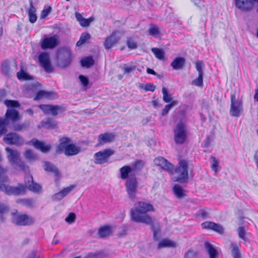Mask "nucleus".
<instances>
[{
  "label": "nucleus",
  "mask_w": 258,
  "mask_h": 258,
  "mask_svg": "<svg viewBox=\"0 0 258 258\" xmlns=\"http://www.w3.org/2000/svg\"><path fill=\"white\" fill-rule=\"evenodd\" d=\"M153 210V206L149 203L143 201L137 202L134 205V209H132L130 211L131 219L137 223L150 225L153 219L146 213Z\"/></svg>",
  "instance_id": "f257e3e1"
},
{
  "label": "nucleus",
  "mask_w": 258,
  "mask_h": 258,
  "mask_svg": "<svg viewBox=\"0 0 258 258\" xmlns=\"http://www.w3.org/2000/svg\"><path fill=\"white\" fill-rule=\"evenodd\" d=\"M21 118L17 110L13 108L7 109L4 116L0 117V137L7 132V127L10 124V120L15 122L19 120Z\"/></svg>",
  "instance_id": "f03ea898"
},
{
  "label": "nucleus",
  "mask_w": 258,
  "mask_h": 258,
  "mask_svg": "<svg viewBox=\"0 0 258 258\" xmlns=\"http://www.w3.org/2000/svg\"><path fill=\"white\" fill-rule=\"evenodd\" d=\"M6 151L8 153L7 158L11 165L14 168H19L25 172H29V167L20 159V152L15 149L9 147L6 148Z\"/></svg>",
  "instance_id": "7ed1b4c3"
},
{
  "label": "nucleus",
  "mask_w": 258,
  "mask_h": 258,
  "mask_svg": "<svg viewBox=\"0 0 258 258\" xmlns=\"http://www.w3.org/2000/svg\"><path fill=\"white\" fill-rule=\"evenodd\" d=\"M59 141L60 143L56 149L57 152H63L66 156H71L77 155L81 152L80 147L74 144H68L71 141L69 138L63 137L61 138Z\"/></svg>",
  "instance_id": "20e7f679"
},
{
  "label": "nucleus",
  "mask_w": 258,
  "mask_h": 258,
  "mask_svg": "<svg viewBox=\"0 0 258 258\" xmlns=\"http://www.w3.org/2000/svg\"><path fill=\"white\" fill-rule=\"evenodd\" d=\"M178 164L179 166L175 170V173L177 174L175 177V180L184 183L188 180V163L185 160H181Z\"/></svg>",
  "instance_id": "39448f33"
},
{
  "label": "nucleus",
  "mask_w": 258,
  "mask_h": 258,
  "mask_svg": "<svg viewBox=\"0 0 258 258\" xmlns=\"http://www.w3.org/2000/svg\"><path fill=\"white\" fill-rule=\"evenodd\" d=\"M174 141L177 144H182L187 137L186 126L181 121L179 122L174 130Z\"/></svg>",
  "instance_id": "423d86ee"
},
{
  "label": "nucleus",
  "mask_w": 258,
  "mask_h": 258,
  "mask_svg": "<svg viewBox=\"0 0 258 258\" xmlns=\"http://www.w3.org/2000/svg\"><path fill=\"white\" fill-rule=\"evenodd\" d=\"M13 215L12 222L18 226L30 225L34 223L35 219L26 214H15L14 212L12 213Z\"/></svg>",
  "instance_id": "0eeeda50"
},
{
  "label": "nucleus",
  "mask_w": 258,
  "mask_h": 258,
  "mask_svg": "<svg viewBox=\"0 0 258 258\" xmlns=\"http://www.w3.org/2000/svg\"><path fill=\"white\" fill-rule=\"evenodd\" d=\"M114 154V151L109 148L99 151L94 155V163L96 164H102L107 163L110 157Z\"/></svg>",
  "instance_id": "6e6552de"
},
{
  "label": "nucleus",
  "mask_w": 258,
  "mask_h": 258,
  "mask_svg": "<svg viewBox=\"0 0 258 258\" xmlns=\"http://www.w3.org/2000/svg\"><path fill=\"white\" fill-rule=\"evenodd\" d=\"M230 114L232 116L239 117L243 110L242 101L236 98L235 94H231Z\"/></svg>",
  "instance_id": "1a4fd4ad"
},
{
  "label": "nucleus",
  "mask_w": 258,
  "mask_h": 258,
  "mask_svg": "<svg viewBox=\"0 0 258 258\" xmlns=\"http://www.w3.org/2000/svg\"><path fill=\"white\" fill-rule=\"evenodd\" d=\"M38 107L44 114H51L53 116H56L59 113H62L66 110V107L64 105L40 104Z\"/></svg>",
  "instance_id": "9d476101"
},
{
  "label": "nucleus",
  "mask_w": 258,
  "mask_h": 258,
  "mask_svg": "<svg viewBox=\"0 0 258 258\" xmlns=\"http://www.w3.org/2000/svg\"><path fill=\"white\" fill-rule=\"evenodd\" d=\"M138 183L136 177L127 179L125 183V188L128 198L134 200L136 198Z\"/></svg>",
  "instance_id": "9b49d317"
},
{
  "label": "nucleus",
  "mask_w": 258,
  "mask_h": 258,
  "mask_svg": "<svg viewBox=\"0 0 258 258\" xmlns=\"http://www.w3.org/2000/svg\"><path fill=\"white\" fill-rule=\"evenodd\" d=\"M235 7L242 12H248L253 9L258 0H234Z\"/></svg>",
  "instance_id": "f8f14e48"
},
{
  "label": "nucleus",
  "mask_w": 258,
  "mask_h": 258,
  "mask_svg": "<svg viewBox=\"0 0 258 258\" xmlns=\"http://www.w3.org/2000/svg\"><path fill=\"white\" fill-rule=\"evenodd\" d=\"M59 64L61 67L66 68L70 65L72 61V54L70 50L67 48L61 49L58 54Z\"/></svg>",
  "instance_id": "ddd939ff"
},
{
  "label": "nucleus",
  "mask_w": 258,
  "mask_h": 258,
  "mask_svg": "<svg viewBox=\"0 0 258 258\" xmlns=\"http://www.w3.org/2000/svg\"><path fill=\"white\" fill-rule=\"evenodd\" d=\"M5 143L8 145L19 146L23 144V140L18 134L11 133L7 134L3 139Z\"/></svg>",
  "instance_id": "4468645a"
},
{
  "label": "nucleus",
  "mask_w": 258,
  "mask_h": 258,
  "mask_svg": "<svg viewBox=\"0 0 258 258\" xmlns=\"http://www.w3.org/2000/svg\"><path fill=\"white\" fill-rule=\"evenodd\" d=\"M38 58L41 66L46 72L50 73L53 71V68L51 64L48 53L43 52L39 55Z\"/></svg>",
  "instance_id": "2eb2a0df"
},
{
  "label": "nucleus",
  "mask_w": 258,
  "mask_h": 258,
  "mask_svg": "<svg viewBox=\"0 0 258 258\" xmlns=\"http://www.w3.org/2000/svg\"><path fill=\"white\" fill-rule=\"evenodd\" d=\"M17 70V64L16 62L11 66L9 60H5L1 64V72L5 76L10 77L15 74Z\"/></svg>",
  "instance_id": "dca6fc26"
},
{
  "label": "nucleus",
  "mask_w": 258,
  "mask_h": 258,
  "mask_svg": "<svg viewBox=\"0 0 258 258\" xmlns=\"http://www.w3.org/2000/svg\"><path fill=\"white\" fill-rule=\"evenodd\" d=\"M58 36L54 35L50 37H47L44 38L41 43V48L43 49H52L59 44Z\"/></svg>",
  "instance_id": "f3484780"
},
{
  "label": "nucleus",
  "mask_w": 258,
  "mask_h": 258,
  "mask_svg": "<svg viewBox=\"0 0 258 258\" xmlns=\"http://www.w3.org/2000/svg\"><path fill=\"white\" fill-rule=\"evenodd\" d=\"M6 195L9 196L14 195L18 196L21 195H24L26 192V187L22 183H18L17 186H7Z\"/></svg>",
  "instance_id": "a211bd4d"
},
{
  "label": "nucleus",
  "mask_w": 258,
  "mask_h": 258,
  "mask_svg": "<svg viewBox=\"0 0 258 258\" xmlns=\"http://www.w3.org/2000/svg\"><path fill=\"white\" fill-rule=\"evenodd\" d=\"M25 186L30 191L34 192H40L41 191V186L35 182L33 180V177L31 175H28L25 177Z\"/></svg>",
  "instance_id": "6ab92c4d"
},
{
  "label": "nucleus",
  "mask_w": 258,
  "mask_h": 258,
  "mask_svg": "<svg viewBox=\"0 0 258 258\" xmlns=\"http://www.w3.org/2000/svg\"><path fill=\"white\" fill-rule=\"evenodd\" d=\"M154 162L156 166L161 167L163 169L168 171L170 173H172L174 170L172 164L162 157H158L155 158Z\"/></svg>",
  "instance_id": "aec40b11"
},
{
  "label": "nucleus",
  "mask_w": 258,
  "mask_h": 258,
  "mask_svg": "<svg viewBox=\"0 0 258 258\" xmlns=\"http://www.w3.org/2000/svg\"><path fill=\"white\" fill-rule=\"evenodd\" d=\"M75 187V185L72 184L69 186L64 188L60 191L52 196L51 199L53 201H58L64 198L70 192H71Z\"/></svg>",
  "instance_id": "412c9836"
},
{
  "label": "nucleus",
  "mask_w": 258,
  "mask_h": 258,
  "mask_svg": "<svg viewBox=\"0 0 258 258\" xmlns=\"http://www.w3.org/2000/svg\"><path fill=\"white\" fill-rule=\"evenodd\" d=\"M202 227L203 229L213 230L220 234H223L224 231V228L221 225L210 221L203 223Z\"/></svg>",
  "instance_id": "4be33fe9"
},
{
  "label": "nucleus",
  "mask_w": 258,
  "mask_h": 258,
  "mask_svg": "<svg viewBox=\"0 0 258 258\" xmlns=\"http://www.w3.org/2000/svg\"><path fill=\"white\" fill-rule=\"evenodd\" d=\"M120 38L117 36L115 32L108 36L105 40L104 46L106 49H109L115 45L119 40Z\"/></svg>",
  "instance_id": "5701e85b"
},
{
  "label": "nucleus",
  "mask_w": 258,
  "mask_h": 258,
  "mask_svg": "<svg viewBox=\"0 0 258 258\" xmlns=\"http://www.w3.org/2000/svg\"><path fill=\"white\" fill-rule=\"evenodd\" d=\"M115 139V135L113 133H105L98 136V141L99 145L113 142Z\"/></svg>",
  "instance_id": "b1692460"
},
{
  "label": "nucleus",
  "mask_w": 258,
  "mask_h": 258,
  "mask_svg": "<svg viewBox=\"0 0 258 258\" xmlns=\"http://www.w3.org/2000/svg\"><path fill=\"white\" fill-rule=\"evenodd\" d=\"M31 143L36 149L40 150L43 153L48 152L51 148L50 145H45L44 143L37 139H32Z\"/></svg>",
  "instance_id": "393cba45"
},
{
  "label": "nucleus",
  "mask_w": 258,
  "mask_h": 258,
  "mask_svg": "<svg viewBox=\"0 0 258 258\" xmlns=\"http://www.w3.org/2000/svg\"><path fill=\"white\" fill-rule=\"evenodd\" d=\"M75 17L82 27H86L90 25V23L94 20L93 17H90L88 19L83 18L79 12L75 13Z\"/></svg>",
  "instance_id": "a878e982"
},
{
  "label": "nucleus",
  "mask_w": 258,
  "mask_h": 258,
  "mask_svg": "<svg viewBox=\"0 0 258 258\" xmlns=\"http://www.w3.org/2000/svg\"><path fill=\"white\" fill-rule=\"evenodd\" d=\"M185 63V59L182 57H176L171 63L170 66L173 70H179L182 69Z\"/></svg>",
  "instance_id": "bb28decb"
},
{
  "label": "nucleus",
  "mask_w": 258,
  "mask_h": 258,
  "mask_svg": "<svg viewBox=\"0 0 258 258\" xmlns=\"http://www.w3.org/2000/svg\"><path fill=\"white\" fill-rule=\"evenodd\" d=\"M44 169L47 172L53 173L56 177L60 176V173L56 167L49 162H44Z\"/></svg>",
  "instance_id": "cd10ccee"
},
{
  "label": "nucleus",
  "mask_w": 258,
  "mask_h": 258,
  "mask_svg": "<svg viewBox=\"0 0 258 258\" xmlns=\"http://www.w3.org/2000/svg\"><path fill=\"white\" fill-rule=\"evenodd\" d=\"M153 231V238L155 240H158L160 237L161 227L159 222H153L150 224Z\"/></svg>",
  "instance_id": "c85d7f7f"
},
{
  "label": "nucleus",
  "mask_w": 258,
  "mask_h": 258,
  "mask_svg": "<svg viewBox=\"0 0 258 258\" xmlns=\"http://www.w3.org/2000/svg\"><path fill=\"white\" fill-rule=\"evenodd\" d=\"M30 3V8L28 11V15L29 17V20L31 23H34L37 19V17L36 14V9L33 5V2L32 0H29Z\"/></svg>",
  "instance_id": "c756f323"
},
{
  "label": "nucleus",
  "mask_w": 258,
  "mask_h": 258,
  "mask_svg": "<svg viewBox=\"0 0 258 258\" xmlns=\"http://www.w3.org/2000/svg\"><path fill=\"white\" fill-rule=\"evenodd\" d=\"M205 248L208 252L210 258H217L218 256V252L217 250L213 247L209 242H205L204 244Z\"/></svg>",
  "instance_id": "7c9ffc66"
},
{
  "label": "nucleus",
  "mask_w": 258,
  "mask_h": 258,
  "mask_svg": "<svg viewBox=\"0 0 258 258\" xmlns=\"http://www.w3.org/2000/svg\"><path fill=\"white\" fill-rule=\"evenodd\" d=\"M98 234L100 238H104L109 236L111 234V229L110 226H104L98 229Z\"/></svg>",
  "instance_id": "2f4dec72"
},
{
  "label": "nucleus",
  "mask_w": 258,
  "mask_h": 258,
  "mask_svg": "<svg viewBox=\"0 0 258 258\" xmlns=\"http://www.w3.org/2000/svg\"><path fill=\"white\" fill-rule=\"evenodd\" d=\"M133 168L130 166H124L120 169V178L122 179H126L128 177L129 174H131Z\"/></svg>",
  "instance_id": "473e14b6"
},
{
  "label": "nucleus",
  "mask_w": 258,
  "mask_h": 258,
  "mask_svg": "<svg viewBox=\"0 0 258 258\" xmlns=\"http://www.w3.org/2000/svg\"><path fill=\"white\" fill-rule=\"evenodd\" d=\"M30 124L29 120H25L23 123H14L12 125V128L15 131H21L27 129Z\"/></svg>",
  "instance_id": "72a5a7b5"
},
{
  "label": "nucleus",
  "mask_w": 258,
  "mask_h": 258,
  "mask_svg": "<svg viewBox=\"0 0 258 258\" xmlns=\"http://www.w3.org/2000/svg\"><path fill=\"white\" fill-rule=\"evenodd\" d=\"M52 97V93L44 90L38 91L34 98L35 100H39L43 98L51 99Z\"/></svg>",
  "instance_id": "f704fd0d"
},
{
  "label": "nucleus",
  "mask_w": 258,
  "mask_h": 258,
  "mask_svg": "<svg viewBox=\"0 0 258 258\" xmlns=\"http://www.w3.org/2000/svg\"><path fill=\"white\" fill-rule=\"evenodd\" d=\"M94 64V60L91 56L85 57L81 60V64L83 67L89 68Z\"/></svg>",
  "instance_id": "c9c22d12"
},
{
  "label": "nucleus",
  "mask_w": 258,
  "mask_h": 258,
  "mask_svg": "<svg viewBox=\"0 0 258 258\" xmlns=\"http://www.w3.org/2000/svg\"><path fill=\"white\" fill-rule=\"evenodd\" d=\"M17 203L20 204L27 208H32L34 206V202L31 199H20L17 200Z\"/></svg>",
  "instance_id": "e433bc0d"
},
{
  "label": "nucleus",
  "mask_w": 258,
  "mask_h": 258,
  "mask_svg": "<svg viewBox=\"0 0 258 258\" xmlns=\"http://www.w3.org/2000/svg\"><path fill=\"white\" fill-rule=\"evenodd\" d=\"M42 126L47 128H54L56 127L55 121L52 118H48L46 120L41 121Z\"/></svg>",
  "instance_id": "4c0bfd02"
},
{
  "label": "nucleus",
  "mask_w": 258,
  "mask_h": 258,
  "mask_svg": "<svg viewBox=\"0 0 258 258\" xmlns=\"http://www.w3.org/2000/svg\"><path fill=\"white\" fill-rule=\"evenodd\" d=\"M24 156L29 162H34L37 160V156L33 151L30 149H27L24 153Z\"/></svg>",
  "instance_id": "58836bf2"
},
{
  "label": "nucleus",
  "mask_w": 258,
  "mask_h": 258,
  "mask_svg": "<svg viewBox=\"0 0 258 258\" xmlns=\"http://www.w3.org/2000/svg\"><path fill=\"white\" fill-rule=\"evenodd\" d=\"M231 253L233 258H241V253L237 244L235 243L231 244Z\"/></svg>",
  "instance_id": "ea45409f"
},
{
  "label": "nucleus",
  "mask_w": 258,
  "mask_h": 258,
  "mask_svg": "<svg viewBox=\"0 0 258 258\" xmlns=\"http://www.w3.org/2000/svg\"><path fill=\"white\" fill-rule=\"evenodd\" d=\"M152 52L154 53L156 58L160 60H163L165 56V52L161 48H152Z\"/></svg>",
  "instance_id": "a19ab883"
},
{
  "label": "nucleus",
  "mask_w": 258,
  "mask_h": 258,
  "mask_svg": "<svg viewBox=\"0 0 258 258\" xmlns=\"http://www.w3.org/2000/svg\"><path fill=\"white\" fill-rule=\"evenodd\" d=\"M174 195L178 198H181L185 196L184 191L182 187L178 184H175L173 188Z\"/></svg>",
  "instance_id": "79ce46f5"
},
{
  "label": "nucleus",
  "mask_w": 258,
  "mask_h": 258,
  "mask_svg": "<svg viewBox=\"0 0 258 258\" xmlns=\"http://www.w3.org/2000/svg\"><path fill=\"white\" fill-rule=\"evenodd\" d=\"M175 243L167 239H164L161 240L158 244V247L159 248L163 247H174Z\"/></svg>",
  "instance_id": "37998d69"
},
{
  "label": "nucleus",
  "mask_w": 258,
  "mask_h": 258,
  "mask_svg": "<svg viewBox=\"0 0 258 258\" xmlns=\"http://www.w3.org/2000/svg\"><path fill=\"white\" fill-rule=\"evenodd\" d=\"M91 35L88 33H84L82 34L79 40L77 42V46H80L84 44L87 40H89Z\"/></svg>",
  "instance_id": "c03bdc74"
},
{
  "label": "nucleus",
  "mask_w": 258,
  "mask_h": 258,
  "mask_svg": "<svg viewBox=\"0 0 258 258\" xmlns=\"http://www.w3.org/2000/svg\"><path fill=\"white\" fill-rule=\"evenodd\" d=\"M162 92L163 93V100L166 103L171 102L173 100L172 98L171 97V95L168 94V91L167 89L165 87H163L162 89Z\"/></svg>",
  "instance_id": "a18cd8bd"
},
{
  "label": "nucleus",
  "mask_w": 258,
  "mask_h": 258,
  "mask_svg": "<svg viewBox=\"0 0 258 258\" xmlns=\"http://www.w3.org/2000/svg\"><path fill=\"white\" fill-rule=\"evenodd\" d=\"M17 77L20 80H29L31 79V77L25 72L23 69L17 73Z\"/></svg>",
  "instance_id": "49530a36"
},
{
  "label": "nucleus",
  "mask_w": 258,
  "mask_h": 258,
  "mask_svg": "<svg viewBox=\"0 0 258 258\" xmlns=\"http://www.w3.org/2000/svg\"><path fill=\"white\" fill-rule=\"evenodd\" d=\"M177 102L175 100H173L171 101V103H170L168 104H167L165 105L162 111V114L163 116L166 115L170 110V109L174 106L177 105Z\"/></svg>",
  "instance_id": "de8ad7c7"
},
{
  "label": "nucleus",
  "mask_w": 258,
  "mask_h": 258,
  "mask_svg": "<svg viewBox=\"0 0 258 258\" xmlns=\"http://www.w3.org/2000/svg\"><path fill=\"white\" fill-rule=\"evenodd\" d=\"M198 252L192 249H189L184 254V258H197Z\"/></svg>",
  "instance_id": "09e8293b"
},
{
  "label": "nucleus",
  "mask_w": 258,
  "mask_h": 258,
  "mask_svg": "<svg viewBox=\"0 0 258 258\" xmlns=\"http://www.w3.org/2000/svg\"><path fill=\"white\" fill-rule=\"evenodd\" d=\"M4 104L8 107H19L20 106L19 103L16 100L6 99L4 101Z\"/></svg>",
  "instance_id": "8fccbe9b"
},
{
  "label": "nucleus",
  "mask_w": 258,
  "mask_h": 258,
  "mask_svg": "<svg viewBox=\"0 0 258 258\" xmlns=\"http://www.w3.org/2000/svg\"><path fill=\"white\" fill-rule=\"evenodd\" d=\"M83 258H105V255L102 252L89 253Z\"/></svg>",
  "instance_id": "3c124183"
},
{
  "label": "nucleus",
  "mask_w": 258,
  "mask_h": 258,
  "mask_svg": "<svg viewBox=\"0 0 258 258\" xmlns=\"http://www.w3.org/2000/svg\"><path fill=\"white\" fill-rule=\"evenodd\" d=\"M204 67V64L203 61L198 60L196 62V70L198 72L199 75H203V68Z\"/></svg>",
  "instance_id": "603ef678"
},
{
  "label": "nucleus",
  "mask_w": 258,
  "mask_h": 258,
  "mask_svg": "<svg viewBox=\"0 0 258 258\" xmlns=\"http://www.w3.org/2000/svg\"><path fill=\"white\" fill-rule=\"evenodd\" d=\"M213 139L214 135L213 134L208 136L206 140L203 143V147L204 148H208L210 146L211 143L212 142Z\"/></svg>",
  "instance_id": "864d4df0"
},
{
  "label": "nucleus",
  "mask_w": 258,
  "mask_h": 258,
  "mask_svg": "<svg viewBox=\"0 0 258 258\" xmlns=\"http://www.w3.org/2000/svg\"><path fill=\"white\" fill-rule=\"evenodd\" d=\"M148 32L150 35L153 36H157L159 33L158 27L153 25H151L150 28L148 30Z\"/></svg>",
  "instance_id": "5fc2aeb1"
},
{
  "label": "nucleus",
  "mask_w": 258,
  "mask_h": 258,
  "mask_svg": "<svg viewBox=\"0 0 258 258\" xmlns=\"http://www.w3.org/2000/svg\"><path fill=\"white\" fill-rule=\"evenodd\" d=\"M203 77L202 75H199L198 77L192 81V84L197 86L201 87L203 85Z\"/></svg>",
  "instance_id": "6e6d98bb"
},
{
  "label": "nucleus",
  "mask_w": 258,
  "mask_h": 258,
  "mask_svg": "<svg viewBox=\"0 0 258 258\" xmlns=\"http://www.w3.org/2000/svg\"><path fill=\"white\" fill-rule=\"evenodd\" d=\"M209 210L207 208H204L199 211L198 215L203 219H207L208 218Z\"/></svg>",
  "instance_id": "4d7b16f0"
},
{
  "label": "nucleus",
  "mask_w": 258,
  "mask_h": 258,
  "mask_svg": "<svg viewBox=\"0 0 258 258\" xmlns=\"http://www.w3.org/2000/svg\"><path fill=\"white\" fill-rule=\"evenodd\" d=\"M141 88H144L145 91L154 92L156 89V86L152 83H148L144 87L141 86Z\"/></svg>",
  "instance_id": "13d9d810"
},
{
  "label": "nucleus",
  "mask_w": 258,
  "mask_h": 258,
  "mask_svg": "<svg viewBox=\"0 0 258 258\" xmlns=\"http://www.w3.org/2000/svg\"><path fill=\"white\" fill-rule=\"evenodd\" d=\"M237 231L239 237L244 240H245V230L244 227L243 226L239 227L237 229Z\"/></svg>",
  "instance_id": "bf43d9fd"
},
{
  "label": "nucleus",
  "mask_w": 258,
  "mask_h": 258,
  "mask_svg": "<svg viewBox=\"0 0 258 258\" xmlns=\"http://www.w3.org/2000/svg\"><path fill=\"white\" fill-rule=\"evenodd\" d=\"M76 219V215L74 213H70L65 219V221L69 224L74 222Z\"/></svg>",
  "instance_id": "052dcab7"
},
{
  "label": "nucleus",
  "mask_w": 258,
  "mask_h": 258,
  "mask_svg": "<svg viewBox=\"0 0 258 258\" xmlns=\"http://www.w3.org/2000/svg\"><path fill=\"white\" fill-rule=\"evenodd\" d=\"M9 208L8 206H7L4 204L0 203V214L1 215L8 212L9 211ZM1 218L2 220L3 219V218L2 216H1Z\"/></svg>",
  "instance_id": "680f3d73"
},
{
  "label": "nucleus",
  "mask_w": 258,
  "mask_h": 258,
  "mask_svg": "<svg viewBox=\"0 0 258 258\" xmlns=\"http://www.w3.org/2000/svg\"><path fill=\"white\" fill-rule=\"evenodd\" d=\"M51 10V8L50 7H48L47 8L43 9L41 13L40 19H42L45 18L50 13Z\"/></svg>",
  "instance_id": "e2e57ef3"
},
{
  "label": "nucleus",
  "mask_w": 258,
  "mask_h": 258,
  "mask_svg": "<svg viewBox=\"0 0 258 258\" xmlns=\"http://www.w3.org/2000/svg\"><path fill=\"white\" fill-rule=\"evenodd\" d=\"M79 78L81 83L82 84V85L84 87H87V86L89 84V79H88V77H87L86 76H85L84 75H80L79 77Z\"/></svg>",
  "instance_id": "0e129e2a"
},
{
  "label": "nucleus",
  "mask_w": 258,
  "mask_h": 258,
  "mask_svg": "<svg viewBox=\"0 0 258 258\" xmlns=\"http://www.w3.org/2000/svg\"><path fill=\"white\" fill-rule=\"evenodd\" d=\"M212 159V164L211 166L212 169L216 173L218 171V162L216 158L213 156H211Z\"/></svg>",
  "instance_id": "69168bd1"
},
{
  "label": "nucleus",
  "mask_w": 258,
  "mask_h": 258,
  "mask_svg": "<svg viewBox=\"0 0 258 258\" xmlns=\"http://www.w3.org/2000/svg\"><path fill=\"white\" fill-rule=\"evenodd\" d=\"M136 67L134 66H127L125 64L123 68L124 74L130 73L135 69Z\"/></svg>",
  "instance_id": "338daca9"
},
{
  "label": "nucleus",
  "mask_w": 258,
  "mask_h": 258,
  "mask_svg": "<svg viewBox=\"0 0 258 258\" xmlns=\"http://www.w3.org/2000/svg\"><path fill=\"white\" fill-rule=\"evenodd\" d=\"M127 45L129 48L134 49L137 47V45L136 43L132 40H127Z\"/></svg>",
  "instance_id": "774afa93"
}]
</instances>
